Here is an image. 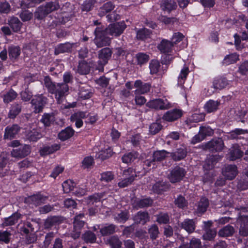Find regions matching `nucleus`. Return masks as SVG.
<instances>
[{"instance_id":"6","label":"nucleus","mask_w":248,"mask_h":248,"mask_svg":"<svg viewBox=\"0 0 248 248\" xmlns=\"http://www.w3.org/2000/svg\"><path fill=\"white\" fill-rule=\"evenodd\" d=\"M125 28L126 25L124 22H118L110 25L106 29V32L112 36H118L123 32Z\"/></svg>"},{"instance_id":"31","label":"nucleus","mask_w":248,"mask_h":248,"mask_svg":"<svg viewBox=\"0 0 248 248\" xmlns=\"http://www.w3.org/2000/svg\"><path fill=\"white\" fill-rule=\"evenodd\" d=\"M234 232V229L232 226L227 225L219 231L218 235L220 237H228L232 235Z\"/></svg>"},{"instance_id":"64","label":"nucleus","mask_w":248,"mask_h":248,"mask_svg":"<svg viewBox=\"0 0 248 248\" xmlns=\"http://www.w3.org/2000/svg\"><path fill=\"white\" fill-rule=\"evenodd\" d=\"M238 71L241 74L243 75L248 74V61L244 62L240 64Z\"/></svg>"},{"instance_id":"3","label":"nucleus","mask_w":248,"mask_h":248,"mask_svg":"<svg viewBox=\"0 0 248 248\" xmlns=\"http://www.w3.org/2000/svg\"><path fill=\"white\" fill-rule=\"evenodd\" d=\"M59 8L57 2H49L45 6H41L38 7L35 13V17L38 19H42L46 15L54 10Z\"/></svg>"},{"instance_id":"34","label":"nucleus","mask_w":248,"mask_h":248,"mask_svg":"<svg viewBox=\"0 0 248 248\" xmlns=\"http://www.w3.org/2000/svg\"><path fill=\"white\" fill-rule=\"evenodd\" d=\"M239 60V56L235 53L227 55L223 61L225 65H229L235 63Z\"/></svg>"},{"instance_id":"23","label":"nucleus","mask_w":248,"mask_h":248,"mask_svg":"<svg viewBox=\"0 0 248 248\" xmlns=\"http://www.w3.org/2000/svg\"><path fill=\"white\" fill-rule=\"evenodd\" d=\"M181 227L190 233L195 229V223L193 219H186L181 223Z\"/></svg>"},{"instance_id":"41","label":"nucleus","mask_w":248,"mask_h":248,"mask_svg":"<svg viewBox=\"0 0 248 248\" xmlns=\"http://www.w3.org/2000/svg\"><path fill=\"white\" fill-rule=\"evenodd\" d=\"M238 221L241 223L248 221V208H243L241 209L238 218Z\"/></svg>"},{"instance_id":"52","label":"nucleus","mask_w":248,"mask_h":248,"mask_svg":"<svg viewBox=\"0 0 248 248\" xmlns=\"http://www.w3.org/2000/svg\"><path fill=\"white\" fill-rule=\"evenodd\" d=\"M20 54V50L18 46H11L9 49V54L11 59H16Z\"/></svg>"},{"instance_id":"10","label":"nucleus","mask_w":248,"mask_h":248,"mask_svg":"<svg viewBox=\"0 0 248 248\" xmlns=\"http://www.w3.org/2000/svg\"><path fill=\"white\" fill-rule=\"evenodd\" d=\"M182 115L183 112L181 110L174 109L167 111L163 115L162 119L167 122H173L180 118Z\"/></svg>"},{"instance_id":"45","label":"nucleus","mask_w":248,"mask_h":248,"mask_svg":"<svg viewBox=\"0 0 248 248\" xmlns=\"http://www.w3.org/2000/svg\"><path fill=\"white\" fill-rule=\"evenodd\" d=\"M237 187L241 190H246L248 188V172L246 176L241 178L239 180Z\"/></svg>"},{"instance_id":"37","label":"nucleus","mask_w":248,"mask_h":248,"mask_svg":"<svg viewBox=\"0 0 248 248\" xmlns=\"http://www.w3.org/2000/svg\"><path fill=\"white\" fill-rule=\"evenodd\" d=\"M208 201L206 198H201L198 204L197 212L199 213H203L205 212L208 206Z\"/></svg>"},{"instance_id":"5","label":"nucleus","mask_w":248,"mask_h":248,"mask_svg":"<svg viewBox=\"0 0 248 248\" xmlns=\"http://www.w3.org/2000/svg\"><path fill=\"white\" fill-rule=\"evenodd\" d=\"M149 108L156 109H167L171 107L170 104L166 99H156L149 101L147 104Z\"/></svg>"},{"instance_id":"38","label":"nucleus","mask_w":248,"mask_h":248,"mask_svg":"<svg viewBox=\"0 0 248 248\" xmlns=\"http://www.w3.org/2000/svg\"><path fill=\"white\" fill-rule=\"evenodd\" d=\"M149 220L148 215L145 212H139L134 217L135 222L141 224H144Z\"/></svg>"},{"instance_id":"48","label":"nucleus","mask_w":248,"mask_h":248,"mask_svg":"<svg viewBox=\"0 0 248 248\" xmlns=\"http://www.w3.org/2000/svg\"><path fill=\"white\" fill-rule=\"evenodd\" d=\"M75 186L74 183L71 180H67L62 184V188L65 193H68L72 191Z\"/></svg>"},{"instance_id":"30","label":"nucleus","mask_w":248,"mask_h":248,"mask_svg":"<svg viewBox=\"0 0 248 248\" xmlns=\"http://www.w3.org/2000/svg\"><path fill=\"white\" fill-rule=\"evenodd\" d=\"M60 148V145L57 144H53L51 147H45L40 151V155H45L47 154H52L59 150Z\"/></svg>"},{"instance_id":"25","label":"nucleus","mask_w":248,"mask_h":248,"mask_svg":"<svg viewBox=\"0 0 248 248\" xmlns=\"http://www.w3.org/2000/svg\"><path fill=\"white\" fill-rule=\"evenodd\" d=\"M153 203L152 200L150 198H145L142 200L136 199L133 202L134 207L138 208H142L148 206Z\"/></svg>"},{"instance_id":"22","label":"nucleus","mask_w":248,"mask_h":248,"mask_svg":"<svg viewBox=\"0 0 248 248\" xmlns=\"http://www.w3.org/2000/svg\"><path fill=\"white\" fill-rule=\"evenodd\" d=\"M161 7L163 10L169 13L175 9L177 5L174 0H164L161 3Z\"/></svg>"},{"instance_id":"13","label":"nucleus","mask_w":248,"mask_h":248,"mask_svg":"<svg viewBox=\"0 0 248 248\" xmlns=\"http://www.w3.org/2000/svg\"><path fill=\"white\" fill-rule=\"evenodd\" d=\"M46 99L42 95L36 96L31 101V103L34 106V112L39 113L42 111Z\"/></svg>"},{"instance_id":"60","label":"nucleus","mask_w":248,"mask_h":248,"mask_svg":"<svg viewBox=\"0 0 248 248\" xmlns=\"http://www.w3.org/2000/svg\"><path fill=\"white\" fill-rule=\"evenodd\" d=\"M202 246L201 240L196 238H192L190 240L187 248H201Z\"/></svg>"},{"instance_id":"61","label":"nucleus","mask_w":248,"mask_h":248,"mask_svg":"<svg viewBox=\"0 0 248 248\" xmlns=\"http://www.w3.org/2000/svg\"><path fill=\"white\" fill-rule=\"evenodd\" d=\"M199 132L202 136H203L204 139L206 136H211L213 134V130L209 127H201Z\"/></svg>"},{"instance_id":"39","label":"nucleus","mask_w":248,"mask_h":248,"mask_svg":"<svg viewBox=\"0 0 248 248\" xmlns=\"http://www.w3.org/2000/svg\"><path fill=\"white\" fill-rule=\"evenodd\" d=\"M138 157V154L136 152H132L124 155L122 157L123 162L125 163H129L133 161Z\"/></svg>"},{"instance_id":"12","label":"nucleus","mask_w":248,"mask_h":248,"mask_svg":"<svg viewBox=\"0 0 248 248\" xmlns=\"http://www.w3.org/2000/svg\"><path fill=\"white\" fill-rule=\"evenodd\" d=\"M134 87L137 88L135 91V94H144L149 92L150 90L151 85L149 83L143 84L140 80L135 81Z\"/></svg>"},{"instance_id":"62","label":"nucleus","mask_w":248,"mask_h":248,"mask_svg":"<svg viewBox=\"0 0 248 248\" xmlns=\"http://www.w3.org/2000/svg\"><path fill=\"white\" fill-rule=\"evenodd\" d=\"M157 221L160 224H166L169 221V217L167 214L161 213L157 216Z\"/></svg>"},{"instance_id":"53","label":"nucleus","mask_w":248,"mask_h":248,"mask_svg":"<svg viewBox=\"0 0 248 248\" xmlns=\"http://www.w3.org/2000/svg\"><path fill=\"white\" fill-rule=\"evenodd\" d=\"M83 238L86 242L91 243L95 242L96 240L95 234L91 232H85L83 236Z\"/></svg>"},{"instance_id":"14","label":"nucleus","mask_w":248,"mask_h":248,"mask_svg":"<svg viewBox=\"0 0 248 248\" xmlns=\"http://www.w3.org/2000/svg\"><path fill=\"white\" fill-rule=\"evenodd\" d=\"M111 51L108 48L101 49L99 53V63L101 66L106 64L111 56Z\"/></svg>"},{"instance_id":"59","label":"nucleus","mask_w":248,"mask_h":248,"mask_svg":"<svg viewBox=\"0 0 248 248\" xmlns=\"http://www.w3.org/2000/svg\"><path fill=\"white\" fill-rule=\"evenodd\" d=\"M204 114L203 113H194L189 118V121L198 123L202 121L204 119Z\"/></svg>"},{"instance_id":"47","label":"nucleus","mask_w":248,"mask_h":248,"mask_svg":"<svg viewBox=\"0 0 248 248\" xmlns=\"http://www.w3.org/2000/svg\"><path fill=\"white\" fill-rule=\"evenodd\" d=\"M151 32L150 31L147 29H142L139 30L137 33V37L138 39L144 40L149 37Z\"/></svg>"},{"instance_id":"54","label":"nucleus","mask_w":248,"mask_h":248,"mask_svg":"<svg viewBox=\"0 0 248 248\" xmlns=\"http://www.w3.org/2000/svg\"><path fill=\"white\" fill-rule=\"evenodd\" d=\"M149 233L150 235V237L153 240L155 239L159 234V231L157 226L156 225H153L149 229Z\"/></svg>"},{"instance_id":"49","label":"nucleus","mask_w":248,"mask_h":248,"mask_svg":"<svg viewBox=\"0 0 248 248\" xmlns=\"http://www.w3.org/2000/svg\"><path fill=\"white\" fill-rule=\"evenodd\" d=\"M160 65L159 62L157 60H152L150 63L149 68L150 73L152 74H156L158 72Z\"/></svg>"},{"instance_id":"35","label":"nucleus","mask_w":248,"mask_h":248,"mask_svg":"<svg viewBox=\"0 0 248 248\" xmlns=\"http://www.w3.org/2000/svg\"><path fill=\"white\" fill-rule=\"evenodd\" d=\"M189 72V68L187 66H185L181 69L178 78V84L180 86L183 85Z\"/></svg>"},{"instance_id":"15","label":"nucleus","mask_w":248,"mask_h":248,"mask_svg":"<svg viewBox=\"0 0 248 248\" xmlns=\"http://www.w3.org/2000/svg\"><path fill=\"white\" fill-rule=\"evenodd\" d=\"M222 173L227 179L232 180L237 174V168L235 165H228L223 170Z\"/></svg>"},{"instance_id":"1","label":"nucleus","mask_w":248,"mask_h":248,"mask_svg":"<svg viewBox=\"0 0 248 248\" xmlns=\"http://www.w3.org/2000/svg\"><path fill=\"white\" fill-rule=\"evenodd\" d=\"M44 82L46 87L48 89L49 91L52 93H55L56 98H57L59 103H61V99L68 92L69 88L67 84H57V86L54 85L50 80L48 77H46L44 78Z\"/></svg>"},{"instance_id":"58","label":"nucleus","mask_w":248,"mask_h":248,"mask_svg":"<svg viewBox=\"0 0 248 248\" xmlns=\"http://www.w3.org/2000/svg\"><path fill=\"white\" fill-rule=\"evenodd\" d=\"M186 155V152L184 149H179L173 153L172 157L175 160H180L184 158Z\"/></svg>"},{"instance_id":"27","label":"nucleus","mask_w":248,"mask_h":248,"mask_svg":"<svg viewBox=\"0 0 248 248\" xmlns=\"http://www.w3.org/2000/svg\"><path fill=\"white\" fill-rule=\"evenodd\" d=\"M8 23L14 31L17 32L20 31L22 23L19 21L18 18L16 17H11L8 21Z\"/></svg>"},{"instance_id":"63","label":"nucleus","mask_w":248,"mask_h":248,"mask_svg":"<svg viewBox=\"0 0 248 248\" xmlns=\"http://www.w3.org/2000/svg\"><path fill=\"white\" fill-rule=\"evenodd\" d=\"M176 205L179 208H183L187 205V202L184 197L182 196H179L175 201Z\"/></svg>"},{"instance_id":"56","label":"nucleus","mask_w":248,"mask_h":248,"mask_svg":"<svg viewBox=\"0 0 248 248\" xmlns=\"http://www.w3.org/2000/svg\"><path fill=\"white\" fill-rule=\"evenodd\" d=\"M245 131L242 129H236L229 133L227 135L228 138L229 139H234L238 138V135L244 134Z\"/></svg>"},{"instance_id":"36","label":"nucleus","mask_w":248,"mask_h":248,"mask_svg":"<svg viewBox=\"0 0 248 248\" xmlns=\"http://www.w3.org/2000/svg\"><path fill=\"white\" fill-rule=\"evenodd\" d=\"M218 158L215 156H210L209 158H208L205 161V163L203 165V169L204 170H208L212 169Z\"/></svg>"},{"instance_id":"21","label":"nucleus","mask_w":248,"mask_h":248,"mask_svg":"<svg viewBox=\"0 0 248 248\" xmlns=\"http://www.w3.org/2000/svg\"><path fill=\"white\" fill-rule=\"evenodd\" d=\"M173 44L170 41L163 40L158 45V48L163 53H168L171 50Z\"/></svg>"},{"instance_id":"32","label":"nucleus","mask_w":248,"mask_h":248,"mask_svg":"<svg viewBox=\"0 0 248 248\" xmlns=\"http://www.w3.org/2000/svg\"><path fill=\"white\" fill-rule=\"evenodd\" d=\"M72 47V44L69 43L60 44L56 47L55 54H58L61 53L69 52L71 50Z\"/></svg>"},{"instance_id":"29","label":"nucleus","mask_w":248,"mask_h":248,"mask_svg":"<svg viewBox=\"0 0 248 248\" xmlns=\"http://www.w3.org/2000/svg\"><path fill=\"white\" fill-rule=\"evenodd\" d=\"M92 63L89 65L85 61H81L79 62L78 68V72L80 74H87L90 71V67Z\"/></svg>"},{"instance_id":"46","label":"nucleus","mask_w":248,"mask_h":248,"mask_svg":"<svg viewBox=\"0 0 248 248\" xmlns=\"http://www.w3.org/2000/svg\"><path fill=\"white\" fill-rule=\"evenodd\" d=\"M54 121V115L50 114H45L41 119V122L46 126H49Z\"/></svg>"},{"instance_id":"51","label":"nucleus","mask_w":248,"mask_h":248,"mask_svg":"<svg viewBox=\"0 0 248 248\" xmlns=\"http://www.w3.org/2000/svg\"><path fill=\"white\" fill-rule=\"evenodd\" d=\"M114 8V6L111 2H107L101 8L100 14L101 16H104L107 13L112 10Z\"/></svg>"},{"instance_id":"24","label":"nucleus","mask_w":248,"mask_h":248,"mask_svg":"<svg viewBox=\"0 0 248 248\" xmlns=\"http://www.w3.org/2000/svg\"><path fill=\"white\" fill-rule=\"evenodd\" d=\"M219 104L220 103L218 101L210 100L205 103L204 106V108L205 111L208 113H211L216 111Z\"/></svg>"},{"instance_id":"19","label":"nucleus","mask_w":248,"mask_h":248,"mask_svg":"<svg viewBox=\"0 0 248 248\" xmlns=\"http://www.w3.org/2000/svg\"><path fill=\"white\" fill-rule=\"evenodd\" d=\"M22 217V216L18 213H15L8 217L5 218L3 225L5 226L13 225L18 222Z\"/></svg>"},{"instance_id":"17","label":"nucleus","mask_w":248,"mask_h":248,"mask_svg":"<svg viewBox=\"0 0 248 248\" xmlns=\"http://www.w3.org/2000/svg\"><path fill=\"white\" fill-rule=\"evenodd\" d=\"M86 113L84 112H77L71 116V121L75 123L76 126L77 128H80L83 125L82 119L86 118Z\"/></svg>"},{"instance_id":"11","label":"nucleus","mask_w":248,"mask_h":248,"mask_svg":"<svg viewBox=\"0 0 248 248\" xmlns=\"http://www.w3.org/2000/svg\"><path fill=\"white\" fill-rule=\"evenodd\" d=\"M31 153V149L29 145H24L18 149H13L11 152V155L15 158H21L24 157Z\"/></svg>"},{"instance_id":"40","label":"nucleus","mask_w":248,"mask_h":248,"mask_svg":"<svg viewBox=\"0 0 248 248\" xmlns=\"http://www.w3.org/2000/svg\"><path fill=\"white\" fill-rule=\"evenodd\" d=\"M91 89L88 86H85L80 88L79 96L84 99H88L91 97Z\"/></svg>"},{"instance_id":"50","label":"nucleus","mask_w":248,"mask_h":248,"mask_svg":"<svg viewBox=\"0 0 248 248\" xmlns=\"http://www.w3.org/2000/svg\"><path fill=\"white\" fill-rule=\"evenodd\" d=\"M205 232L203 234L202 237L204 240H212L216 236L217 232L215 230H205Z\"/></svg>"},{"instance_id":"26","label":"nucleus","mask_w":248,"mask_h":248,"mask_svg":"<svg viewBox=\"0 0 248 248\" xmlns=\"http://www.w3.org/2000/svg\"><path fill=\"white\" fill-rule=\"evenodd\" d=\"M74 133V130L72 128L68 127L59 133V138L61 140L64 141L71 138Z\"/></svg>"},{"instance_id":"33","label":"nucleus","mask_w":248,"mask_h":248,"mask_svg":"<svg viewBox=\"0 0 248 248\" xmlns=\"http://www.w3.org/2000/svg\"><path fill=\"white\" fill-rule=\"evenodd\" d=\"M112 154L113 152L112 149L111 148L108 147L107 148H105L104 149L99 152L96 155V157L102 160H104L110 157Z\"/></svg>"},{"instance_id":"43","label":"nucleus","mask_w":248,"mask_h":248,"mask_svg":"<svg viewBox=\"0 0 248 248\" xmlns=\"http://www.w3.org/2000/svg\"><path fill=\"white\" fill-rule=\"evenodd\" d=\"M136 58L138 64L141 65L147 62L149 60V56L144 53H139L136 55Z\"/></svg>"},{"instance_id":"55","label":"nucleus","mask_w":248,"mask_h":248,"mask_svg":"<svg viewBox=\"0 0 248 248\" xmlns=\"http://www.w3.org/2000/svg\"><path fill=\"white\" fill-rule=\"evenodd\" d=\"M161 128L162 126L160 124L158 123H153L149 127V132L152 135H155L158 133Z\"/></svg>"},{"instance_id":"20","label":"nucleus","mask_w":248,"mask_h":248,"mask_svg":"<svg viewBox=\"0 0 248 248\" xmlns=\"http://www.w3.org/2000/svg\"><path fill=\"white\" fill-rule=\"evenodd\" d=\"M243 152L239 149L237 145H233L230 149L229 153V158L230 160H234L242 156Z\"/></svg>"},{"instance_id":"44","label":"nucleus","mask_w":248,"mask_h":248,"mask_svg":"<svg viewBox=\"0 0 248 248\" xmlns=\"http://www.w3.org/2000/svg\"><path fill=\"white\" fill-rule=\"evenodd\" d=\"M115 230V226L113 224H110L104 226L100 229V232L102 235H107L114 232Z\"/></svg>"},{"instance_id":"7","label":"nucleus","mask_w":248,"mask_h":248,"mask_svg":"<svg viewBox=\"0 0 248 248\" xmlns=\"http://www.w3.org/2000/svg\"><path fill=\"white\" fill-rule=\"evenodd\" d=\"M185 175V171L183 168L179 167L174 168L168 175V178L171 183L179 182Z\"/></svg>"},{"instance_id":"4","label":"nucleus","mask_w":248,"mask_h":248,"mask_svg":"<svg viewBox=\"0 0 248 248\" xmlns=\"http://www.w3.org/2000/svg\"><path fill=\"white\" fill-rule=\"evenodd\" d=\"M94 33L95 37L94 42L98 47H101L109 45L110 39L109 37L107 36L109 34L106 33V31H103L102 29L98 27L95 29Z\"/></svg>"},{"instance_id":"42","label":"nucleus","mask_w":248,"mask_h":248,"mask_svg":"<svg viewBox=\"0 0 248 248\" xmlns=\"http://www.w3.org/2000/svg\"><path fill=\"white\" fill-rule=\"evenodd\" d=\"M21 107L18 104H13L9 111L8 116L10 118H15L20 112Z\"/></svg>"},{"instance_id":"8","label":"nucleus","mask_w":248,"mask_h":248,"mask_svg":"<svg viewBox=\"0 0 248 248\" xmlns=\"http://www.w3.org/2000/svg\"><path fill=\"white\" fill-rule=\"evenodd\" d=\"M84 216L83 214H79L75 217L74 221V231L73 232L71 233V236L76 239L78 238L80 234V230L84 224V222L80 220Z\"/></svg>"},{"instance_id":"18","label":"nucleus","mask_w":248,"mask_h":248,"mask_svg":"<svg viewBox=\"0 0 248 248\" xmlns=\"http://www.w3.org/2000/svg\"><path fill=\"white\" fill-rule=\"evenodd\" d=\"M19 128L17 125L7 126L5 129L4 139H11L14 138L19 132Z\"/></svg>"},{"instance_id":"2","label":"nucleus","mask_w":248,"mask_h":248,"mask_svg":"<svg viewBox=\"0 0 248 248\" xmlns=\"http://www.w3.org/2000/svg\"><path fill=\"white\" fill-rule=\"evenodd\" d=\"M144 173L145 170H144L143 172H140L139 171H136L135 170L131 168H129L124 170L123 175L126 177V178L118 183L119 186L122 187H125L133 181L135 177L142 175L144 174Z\"/></svg>"},{"instance_id":"9","label":"nucleus","mask_w":248,"mask_h":248,"mask_svg":"<svg viewBox=\"0 0 248 248\" xmlns=\"http://www.w3.org/2000/svg\"><path fill=\"white\" fill-rule=\"evenodd\" d=\"M169 153H167L165 150L158 151L155 152L153 154V159L152 161L147 160L145 161V164L148 167H151L153 165L152 168H154L155 166V161H160L166 158Z\"/></svg>"},{"instance_id":"57","label":"nucleus","mask_w":248,"mask_h":248,"mask_svg":"<svg viewBox=\"0 0 248 248\" xmlns=\"http://www.w3.org/2000/svg\"><path fill=\"white\" fill-rule=\"evenodd\" d=\"M108 242L112 248H120L122 245L119 239L114 236L110 238Z\"/></svg>"},{"instance_id":"16","label":"nucleus","mask_w":248,"mask_h":248,"mask_svg":"<svg viewBox=\"0 0 248 248\" xmlns=\"http://www.w3.org/2000/svg\"><path fill=\"white\" fill-rule=\"evenodd\" d=\"M223 145L222 140L221 139H218L213 140L208 142L206 145V148L211 151H219L223 148Z\"/></svg>"},{"instance_id":"28","label":"nucleus","mask_w":248,"mask_h":248,"mask_svg":"<svg viewBox=\"0 0 248 248\" xmlns=\"http://www.w3.org/2000/svg\"><path fill=\"white\" fill-rule=\"evenodd\" d=\"M17 93L12 89L6 92L3 95V100L5 103H9L14 100L17 97Z\"/></svg>"}]
</instances>
